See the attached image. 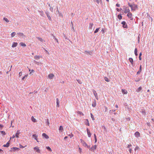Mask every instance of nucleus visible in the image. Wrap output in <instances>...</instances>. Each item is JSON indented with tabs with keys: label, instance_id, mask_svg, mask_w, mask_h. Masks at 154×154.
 <instances>
[{
	"label": "nucleus",
	"instance_id": "f257e3e1",
	"mask_svg": "<svg viewBox=\"0 0 154 154\" xmlns=\"http://www.w3.org/2000/svg\"><path fill=\"white\" fill-rule=\"evenodd\" d=\"M81 143H82L83 146L85 147H87L88 148H89V146L82 139H80Z\"/></svg>",
	"mask_w": 154,
	"mask_h": 154
},
{
	"label": "nucleus",
	"instance_id": "f03ea898",
	"mask_svg": "<svg viewBox=\"0 0 154 154\" xmlns=\"http://www.w3.org/2000/svg\"><path fill=\"white\" fill-rule=\"evenodd\" d=\"M45 12V13L46 14L47 17H48V19L50 20H51V17L50 15V13L48 11H46Z\"/></svg>",
	"mask_w": 154,
	"mask_h": 154
},
{
	"label": "nucleus",
	"instance_id": "7ed1b4c3",
	"mask_svg": "<svg viewBox=\"0 0 154 154\" xmlns=\"http://www.w3.org/2000/svg\"><path fill=\"white\" fill-rule=\"evenodd\" d=\"M33 149L34 150H35L36 152L38 153H40L41 151L40 149H39V148L38 146H35L34 148Z\"/></svg>",
	"mask_w": 154,
	"mask_h": 154
},
{
	"label": "nucleus",
	"instance_id": "20e7f679",
	"mask_svg": "<svg viewBox=\"0 0 154 154\" xmlns=\"http://www.w3.org/2000/svg\"><path fill=\"white\" fill-rule=\"evenodd\" d=\"M122 26L124 28H127L128 26L127 24L125 21H122Z\"/></svg>",
	"mask_w": 154,
	"mask_h": 154
},
{
	"label": "nucleus",
	"instance_id": "39448f33",
	"mask_svg": "<svg viewBox=\"0 0 154 154\" xmlns=\"http://www.w3.org/2000/svg\"><path fill=\"white\" fill-rule=\"evenodd\" d=\"M93 93H94V96H95L96 99L97 100H98V97L97 94V93H96V91H95L94 90H93Z\"/></svg>",
	"mask_w": 154,
	"mask_h": 154
},
{
	"label": "nucleus",
	"instance_id": "423d86ee",
	"mask_svg": "<svg viewBox=\"0 0 154 154\" xmlns=\"http://www.w3.org/2000/svg\"><path fill=\"white\" fill-rule=\"evenodd\" d=\"M127 16L128 17L131 19V20H133V18H132V14L131 12H129L127 14Z\"/></svg>",
	"mask_w": 154,
	"mask_h": 154
},
{
	"label": "nucleus",
	"instance_id": "0eeeda50",
	"mask_svg": "<svg viewBox=\"0 0 154 154\" xmlns=\"http://www.w3.org/2000/svg\"><path fill=\"white\" fill-rule=\"evenodd\" d=\"M38 12L40 14L41 16H42L44 17H45V15L44 12L43 11H38Z\"/></svg>",
	"mask_w": 154,
	"mask_h": 154
},
{
	"label": "nucleus",
	"instance_id": "6e6552de",
	"mask_svg": "<svg viewBox=\"0 0 154 154\" xmlns=\"http://www.w3.org/2000/svg\"><path fill=\"white\" fill-rule=\"evenodd\" d=\"M87 132L88 136L90 137H91V134L90 133L89 130L88 129V128H87Z\"/></svg>",
	"mask_w": 154,
	"mask_h": 154
},
{
	"label": "nucleus",
	"instance_id": "1a4fd4ad",
	"mask_svg": "<svg viewBox=\"0 0 154 154\" xmlns=\"http://www.w3.org/2000/svg\"><path fill=\"white\" fill-rule=\"evenodd\" d=\"M137 8V5H133L132 7L131 8L132 10L134 11Z\"/></svg>",
	"mask_w": 154,
	"mask_h": 154
},
{
	"label": "nucleus",
	"instance_id": "9d476101",
	"mask_svg": "<svg viewBox=\"0 0 154 154\" xmlns=\"http://www.w3.org/2000/svg\"><path fill=\"white\" fill-rule=\"evenodd\" d=\"M130 10L129 9V8H126L125 9V11H124V13L125 14H126L127 13H128L129 12H130Z\"/></svg>",
	"mask_w": 154,
	"mask_h": 154
},
{
	"label": "nucleus",
	"instance_id": "9b49d317",
	"mask_svg": "<svg viewBox=\"0 0 154 154\" xmlns=\"http://www.w3.org/2000/svg\"><path fill=\"white\" fill-rule=\"evenodd\" d=\"M135 137H138L140 136V133L138 131H136L134 134Z\"/></svg>",
	"mask_w": 154,
	"mask_h": 154
},
{
	"label": "nucleus",
	"instance_id": "f8f14e48",
	"mask_svg": "<svg viewBox=\"0 0 154 154\" xmlns=\"http://www.w3.org/2000/svg\"><path fill=\"white\" fill-rule=\"evenodd\" d=\"M96 145H95L94 146H92V147L90 149L91 151H94V150L96 149Z\"/></svg>",
	"mask_w": 154,
	"mask_h": 154
},
{
	"label": "nucleus",
	"instance_id": "ddd939ff",
	"mask_svg": "<svg viewBox=\"0 0 154 154\" xmlns=\"http://www.w3.org/2000/svg\"><path fill=\"white\" fill-rule=\"evenodd\" d=\"M20 131L19 130H18L17 131V132L15 134L16 137L17 138H18L19 137V135L20 134Z\"/></svg>",
	"mask_w": 154,
	"mask_h": 154
},
{
	"label": "nucleus",
	"instance_id": "4468645a",
	"mask_svg": "<svg viewBox=\"0 0 154 154\" xmlns=\"http://www.w3.org/2000/svg\"><path fill=\"white\" fill-rule=\"evenodd\" d=\"M11 151H15L17 150H19L20 149L19 148L16 147H13L12 148H11Z\"/></svg>",
	"mask_w": 154,
	"mask_h": 154
},
{
	"label": "nucleus",
	"instance_id": "2eb2a0df",
	"mask_svg": "<svg viewBox=\"0 0 154 154\" xmlns=\"http://www.w3.org/2000/svg\"><path fill=\"white\" fill-rule=\"evenodd\" d=\"M54 75L53 74H50L48 75V77L50 79H52L53 77H54Z\"/></svg>",
	"mask_w": 154,
	"mask_h": 154
},
{
	"label": "nucleus",
	"instance_id": "dca6fc26",
	"mask_svg": "<svg viewBox=\"0 0 154 154\" xmlns=\"http://www.w3.org/2000/svg\"><path fill=\"white\" fill-rule=\"evenodd\" d=\"M42 136L46 139H47L49 138L48 136L45 133H43L42 134Z\"/></svg>",
	"mask_w": 154,
	"mask_h": 154
},
{
	"label": "nucleus",
	"instance_id": "f3484780",
	"mask_svg": "<svg viewBox=\"0 0 154 154\" xmlns=\"http://www.w3.org/2000/svg\"><path fill=\"white\" fill-rule=\"evenodd\" d=\"M17 34L19 35V36L20 37H23V36H25V35L23 33L19 32L17 33Z\"/></svg>",
	"mask_w": 154,
	"mask_h": 154
},
{
	"label": "nucleus",
	"instance_id": "a211bd4d",
	"mask_svg": "<svg viewBox=\"0 0 154 154\" xmlns=\"http://www.w3.org/2000/svg\"><path fill=\"white\" fill-rule=\"evenodd\" d=\"M92 105L93 107H95L96 106V101L95 100L93 102Z\"/></svg>",
	"mask_w": 154,
	"mask_h": 154
},
{
	"label": "nucleus",
	"instance_id": "6ab92c4d",
	"mask_svg": "<svg viewBox=\"0 0 154 154\" xmlns=\"http://www.w3.org/2000/svg\"><path fill=\"white\" fill-rule=\"evenodd\" d=\"M141 67H142L141 65H140V66L139 69V71L137 72V75H138V74H140V72H141V71H142Z\"/></svg>",
	"mask_w": 154,
	"mask_h": 154
},
{
	"label": "nucleus",
	"instance_id": "aec40b11",
	"mask_svg": "<svg viewBox=\"0 0 154 154\" xmlns=\"http://www.w3.org/2000/svg\"><path fill=\"white\" fill-rule=\"evenodd\" d=\"M86 122H85V124L86 125H88V126H89L90 125H89V122L88 120V119H86Z\"/></svg>",
	"mask_w": 154,
	"mask_h": 154
},
{
	"label": "nucleus",
	"instance_id": "412c9836",
	"mask_svg": "<svg viewBox=\"0 0 154 154\" xmlns=\"http://www.w3.org/2000/svg\"><path fill=\"white\" fill-rule=\"evenodd\" d=\"M56 103H57V107H59V101L58 98H57L56 99Z\"/></svg>",
	"mask_w": 154,
	"mask_h": 154
},
{
	"label": "nucleus",
	"instance_id": "4be33fe9",
	"mask_svg": "<svg viewBox=\"0 0 154 154\" xmlns=\"http://www.w3.org/2000/svg\"><path fill=\"white\" fill-rule=\"evenodd\" d=\"M122 93L124 94H127L128 93L127 91L125 89H122Z\"/></svg>",
	"mask_w": 154,
	"mask_h": 154
},
{
	"label": "nucleus",
	"instance_id": "5701e85b",
	"mask_svg": "<svg viewBox=\"0 0 154 154\" xmlns=\"http://www.w3.org/2000/svg\"><path fill=\"white\" fill-rule=\"evenodd\" d=\"M93 25V23H89V28L90 29H91L92 28V26Z\"/></svg>",
	"mask_w": 154,
	"mask_h": 154
},
{
	"label": "nucleus",
	"instance_id": "b1692460",
	"mask_svg": "<svg viewBox=\"0 0 154 154\" xmlns=\"http://www.w3.org/2000/svg\"><path fill=\"white\" fill-rule=\"evenodd\" d=\"M10 141H9L6 144H4L3 145V146L4 147H8L9 146L10 143H9Z\"/></svg>",
	"mask_w": 154,
	"mask_h": 154
},
{
	"label": "nucleus",
	"instance_id": "393cba45",
	"mask_svg": "<svg viewBox=\"0 0 154 154\" xmlns=\"http://www.w3.org/2000/svg\"><path fill=\"white\" fill-rule=\"evenodd\" d=\"M141 112L143 115H144V116H145L146 111L144 109H142L141 110Z\"/></svg>",
	"mask_w": 154,
	"mask_h": 154
},
{
	"label": "nucleus",
	"instance_id": "a878e982",
	"mask_svg": "<svg viewBox=\"0 0 154 154\" xmlns=\"http://www.w3.org/2000/svg\"><path fill=\"white\" fill-rule=\"evenodd\" d=\"M17 43L16 42H14L13 44H12V47L13 48H14L17 46Z\"/></svg>",
	"mask_w": 154,
	"mask_h": 154
},
{
	"label": "nucleus",
	"instance_id": "bb28decb",
	"mask_svg": "<svg viewBox=\"0 0 154 154\" xmlns=\"http://www.w3.org/2000/svg\"><path fill=\"white\" fill-rule=\"evenodd\" d=\"M129 61L131 63V64L133 65V60L132 58H129Z\"/></svg>",
	"mask_w": 154,
	"mask_h": 154
},
{
	"label": "nucleus",
	"instance_id": "cd10ccee",
	"mask_svg": "<svg viewBox=\"0 0 154 154\" xmlns=\"http://www.w3.org/2000/svg\"><path fill=\"white\" fill-rule=\"evenodd\" d=\"M59 130L60 131V132H62L63 130V128L62 126H60L59 127Z\"/></svg>",
	"mask_w": 154,
	"mask_h": 154
},
{
	"label": "nucleus",
	"instance_id": "c85d7f7f",
	"mask_svg": "<svg viewBox=\"0 0 154 154\" xmlns=\"http://www.w3.org/2000/svg\"><path fill=\"white\" fill-rule=\"evenodd\" d=\"M31 120L32 122H36V120L35 119L33 116L31 117Z\"/></svg>",
	"mask_w": 154,
	"mask_h": 154
},
{
	"label": "nucleus",
	"instance_id": "c756f323",
	"mask_svg": "<svg viewBox=\"0 0 154 154\" xmlns=\"http://www.w3.org/2000/svg\"><path fill=\"white\" fill-rule=\"evenodd\" d=\"M142 90V88L141 87H139L137 89L136 91L137 92H139L140 91H141Z\"/></svg>",
	"mask_w": 154,
	"mask_h": 154
},
{
	"label": "nucleus",
	"instance_id": "7c9ffc66",
	"mask_svg": "<svg viewBox=\"0 0 154 154\" xmlns=\"http://www.w3.org/2000/svg\"><path fill=\"white\" fill-rule=\"evenodd\" d=\"M51 35L53 36V38L56 41V42L58 43V40L54 36L53 34H51Z\"/></svg>",
	"mask_w": 154,
	"mask_h": 154
},
{
	"label": "nucleus",
	"instance_id": "2f4dec72",
	"mask_svg": "<svg viewBox=\"0 0 154 154\" xmlns=\"http://www.w3.org/2000/svg\"><path fill=\"white\" fill-rule=\"evenodd\" d=\"M40 57L39 56L35 55L34 56V59L35 60H37L39 59Z\"/></svg>",
	"mask_w": 154,
	"mask_h": 154
},
{
	"label": "nucleus",
	"instance_id": "473e14b6",
	"mask_svg": "<svg viewBox=\"0 0 154 154\" xmlns=\"http://www.w3.org/2000/svg\"><path fill=\"white\" fill-rule=\"evenodd\" d=\"M118 17L119 20H121L122 19V17L121 14H119L118 16Z\"/></svg>",
	"mask_w": 154,
	"mask_h": 154
},
{
	"label": "nucleus",
	"instance_id": "72a5a7b5",
	"mask_svg": "<svg viewBox=\"0 0 154 154\" xmlns=\"http://www.w3.org/2000/svg\"><path fill=\"white\" fill-rule=\"evenodd\" d=\"M90 115H91V117L92 120L93 121L95 119L94 118V117L93 115L92 114V113H91Z\"/></svg>",
	"mask_w": 154,
	"mask_h": 154
},
{
	"label": "nucleus",
	"instance_id": "f704fd0d",
	"mask_svg": "<svg viewBox=\"0 0 154 154\" xmlns=\"http://www.w3.org/2000/svg\"><path fill=\"white\" fill-rule=\"evenodd\" d=\"M77 113L78 114H79L80 115H82V116H83L84 115L83 113L81 111H78L77 112Z\"/></svg>",
	"mask_w": 154,
	"mask_h": 154
},
{
	"label": "nucleus",
	"instance_id": "c9c22d12",
	"mask_svg": "<svg viewBox=\"0 0 154 154\" xmlns=\"http://www.w3.org/2000/svg\"><path fill=\"white\" fill-rule=\"evenodd\" d=\"M137 52V49L136 48H135V50H134V54H135V55L136 56H137L138 55Z\"/></svg>",
	"mask_w": 154,
	"mask_h": 154
},
{
	"label": "nucleus",
	"instance_id": "e433bc0d",
	"mask_svg": "<svg viewBox=\"0 0 154 154\" xmlns=\"http://www.w3.org/2000/svg\"><path fill=\"white\" fill-rule=\"evenodd\" d=\"M32 137H33L34 138V139L36 140L37 139V137H38V135L35 134H34L32 135Z\"/></svg>",
	"mask_w": 154,
	"mask_h": 154
},
{
	"label": "nucleus",
	"instance_id": "4c0bfd02",
	"mask_svg": "<svg viewBox=\"0 0 154 154\" xmlns=\"http://www.w3.org/2000/svg\"><path fill=\"white\" fill-rule=\"evenodd\" d=\"M3 20L5 21L7 23H8L9 22V21L8 20V19L6 17H4L3 18Z\"/></svg>",
	"mask_w": 154,
	"mask_h": 154
},
{
	"label": "nucleus",
	"instance_id": "58836bf2",
	"mask_svg": "<svg viewBox=\"0 0 154 154\" xmlns=\"http://www.w3.org/2000/svg\"><path fill=\"white\" fill-rule=\"evenodd\" d=\"M20 45L21 46H23V47H26V44L24 43L23 42H20Z\"/></svg>",
	"mask_w": 154,
	"mask_h": 154
},
{
	"label": "nucleus",
	"instance_id": "ea45409f",
	"mask_svg": "<svg viewBox=\"0 0 154 154\" xmlns=\"http://www.w3.org/2000/svg\"><path fill=\"white\" fill-rule=\"evenodd\" d=\"M37 38L40 41L42 42H43V40L42 38H41L39 37H37Z\"/></svg>",
	"mask_w": 154,
	"mask_h": 154
},
{
	"label": "nucleus",
	"instance_id": "a19ab883",
	"mask_svg": "<svg viewBox=\"0 0 154 154\" xmlns=\"http://www.w3.org/2000/svg\"><path fill=\"white\" fill-rule=\"evenodd\" d=\"M104 79L105 81L107 82H109L110 81L109 79L107 77H105L104 78Z\"/></svg>",
	"mask_w": 154,
	"mask_h": 154
},
{
	"label": "nucleus",
	"instance_id": "79ce46f5",
	"mask_svg": "<svg viewBox=\"0 0 154 154\" xmlns=\"http://www.w3.org/2000/svg\"><path fill=\"white\" fill-rule=\"evenodd\" d=\"M46 124L49 126L50 124L49 119H47L46 120Z\"/></svg>",
	"mask_w": 154,
	"mask_h": 154
},
{
	"label": "nucleus",
	"instance_id": "37998d69",
	"mask_svg": "<svg viewBox=\"0 0 154 154\" xmlns=\"http://www.w3.org/2000/svg\"><path fill=\"white\" fill-rule=\"evenodd\" d=\"M46 148L49 151H52V150L51 149V148H50V147L49 146H47V147H46Z\"/></svg>",
	"mask_w": 154,
	"mask_h": 154
},
{
	"label": "nucleus",
	"instance_id": "c03bdc74",
	"mask_svg": "<svg viewBox=\"0 0 154 154\" xmlns=\"http://www.w3.org/2000/svg\"><path fill=\"white\" fill-rule=\"evenodd\" d=\"M94 2H96L97 3V4H99L100 2L101 1V0H100V1L99 0H94Z\"/></svg>",
	"mask_w": 154,
	"mask_h": 154
},
{
	"label": "nucleus",
	"instance_id": "a18cd8bd",
	"mask_svg": "<svg viewBox=\"0 0 154 154\" xmlns=\"http://www.w3.org/2000/svg\"><path fill=\"white\" fill-rule=\"evenodd\" d=\"M15 34H16V33L15 32H13L11 34V37H14L15 36Z\"/></svg>",
	"mask_w": 154,
	"mask_h": 154
},
{
	"label": "nucleus",
	"instance_id": "49530a36",
	"mask_svg": "<svg viewBox=\"0 0 154 154\" xmlns=\"http://www.w3.org/2000/svg\"><path fill=\"white\" fill-rule=\"evenodd\" d=\"M99 29H100V28H97L94 31V33H96L97 32H98L99 30Z\"/></svg>",
	"mask_w": 154,
	"mask_h": 154
},
{
	"label": "nucleus",
	"instance_id": "de8ad7c7",
	"mask_svg": "<svg viewBox=\"0 0 154 154\" xmlns=\"http://www.w3.org/2000/svg\"><path fill=\"white\" fill-rule=\"evenodd\" d=\"M77 82H78V83L79 84H82V82H81V81L80 80H79V79H77Z\"/></svg>",
	"mask_w": 154,
	"mask_h": 154
},
{
	"label": "nucleus",
	"instance_id": "09e8293b",
	"mask_svg": "<svg viewBox=\"0 0 154 154\" xmlns=\"http://www.w3.org/2000/svg\"><path fill=\"white\" fill-rule=\"evenodd\" d=\"M50 10L51 12H53V8L51 6H50Z\"/></svg>",
	"mask_w": 154,
	"mask_h": 154
},
{
	"label": "nucleus",
	"instance_id": "8fccbe9b",
	"mask_svg": "<svg viewBox=\"0 0 154 154\" xmlns=\"http://www.w3.org/2000/svg\"><path fill=\"white\" fill-rule=\"evenodd\" d=\"M28 76V75H25L24 76H23L22 79V80H23L25 78H26Z\"/></svg>",
	"mask_w": 154,
	"mask_h": 154
},
{
	"label": "nucleus",
	"instance_id": "3c124183",
	"mask_svg": "<svg viewBox=\"0 0 154 154\" xmlns=\"http://www.w3.org/2000/svg\"><path fill=\"white\" fill-rule=\"evenodd\" d=\"M104 111L105 112H106L108 110V109L107 108L106 106H104Z\"/></svg>",
	"mask_w": 154,
	"mask_h": 154
},
{
	"label": "nucleus",
	"instance_id": "603ef678",
	"mask_svg": "<svg viewBox=\"0 0 154 154\" xmlns=\"http://www.w3.org/2000/svg\"><path fill=\"white\" fill-rule=\"evenodd\" d=\"M116 10H117V11H118L119 12V11H120L122 10V9L121 8H120V9H119L118 8H116Z\"/></svg>",
	"mask_w": 154,
	"mask_h": 154
},
{
	"label": "nucleus",
	"instance_id": "864d4df0",
	"mask_svg": "<svg viewBox=\"0 0 154 154\" xmlns=\"http://www.w3.org/2000/svg\"><path fill=\"white\" fill-rule=\"evenodd\" d=\"M68 136L70 137V138H71L72 137H73V135L72 134L68 135Z\"/></svg>",
	"mask_w": 154,
	"mask_h": 154
},
{
	"label": "nucleus",
	"instance_id": "5fc2aeb1",
	"mask_svg": "<svg viewBox=\"0 0 154 154\" xmlns=\"http://www.w3.org/2000/svg\"><path fill=\"white\" fill-rule=\"evenodd\" d=\"M85 52H86V53H88L90 55H91V54H92V53L90 51H85Z\"/></svg>",
	"mask_w": 154,
	"mask_h": 154
},
{
	"label": "nucleus",
	"instance_id": "6e6d98bb",
	"mask_svg": "<svg viewBox=\"0 0 154 154\" xmlns=\"http://www.w3.org/2000/svg\"><path fill=\"white\" fill-rule=\"evenodd\" d=\"M1 133L3 134V135H5V132L4 131H1Z\"/></svg>",
	"mask_w": 154,
	"mask_h": 154
},
{
	"label": "nucleus",
	"instance_id": "4d7b16f0",
	"mask_svg": "<svg viewBox=\"0 0 154 154\" xmlns=\"http://www.w3.org/2000/svg\"><path fill=\"white\" fill-rule=\"evenodd\" d=\"M16 137L15 135H14L12 136L11 137H10V139H11V138H14Z\"/></svg>",
	"mask_w": 154,
	"mask_h": 154
},
{
	"label": "nucleus",
	"instance_id": "13d9d810",
	"mask_svg": "<svg viewBox=\"0 0 154 154\" xmlns=\"http://www.w3.org/2000/svg\"><path fill=\"white\" fill-rule=\"evenodd\" d=\"M44 49L45 51L46 52V53L47 54H49V53L48 52V51L46 50H45V48H44Z\"/></svg>",
	"mask_w": 154,
	"mask_h": 154
},
{
	"label": "nucleus",
	"instance_id": "bf43d9fd",
	"mask_svg": "<svg viewBox=\"0 0 154 154\" xmlns=\"http://www.w3.org/2000/svg\"><path fill=\"white\" fill-rule=\"evenodd\" d=\"M128 5L131 8L132 7L133 5H131L130 4V3H128Z\"/></svg>",
	"mask_w": 154,
	"mask_h": 154
},
{
	"label": "nucleus",
	"instance_id": "052dcab7",
	"mask_svg": "<svg viewBox=\"0 0 154 154\" xmlns=\"http://www.w3.org/2000/svg\"><path fill=\"white\" fill-rule=\"evenodd\" d=\"M131 146V145L128 144L127 146V147L128 148L130 149V146Z\"/></svg>",
	"mask_w": 154,
	"mask_h": 154
},
{
	"label": "nucleus",
	"instance_id": "680f3d73",
	"mask_svg": "<svg viewBox=\"0 0 154 154\" xmlns=\"http://www.w3.org/2000/svg\"><path fill=\"white\" fill-rule=\"evenodd\" d=\"M116 6L118 7H119L120 6V5L118 3L116 5Z\"/></svg>",
	"mask_w": 154,
	"mask_h": 154
},
{
	"label": "nucleus",
	"instance_id": "e2e57ef3",
	"mask_svg": "<svg viewBox=\"0 0 154 154\" xmlns=\"http://www.w3.org/2000/svg\"><path fill=\"white\" fill-rule=\"evenodd\" d=\"M79 152L80 153L82 152V149L81 148H79Z\"/></svg>",
	"mask_w": 154,
	"mask_h": 154
},
{
	"label": "nucleus",
	"instance_id": "0e129e2a",
	"mask_svg": "<svg viewBox=\"0 0 154 154\" xmlns=\"http://www.w3.org/2000/svg\"><path fill=\"white\" fill-rule=\"evenodd\" d=\"M131 151H132V149L131 148L129 149V152L130 153H131Z\"/></svg>",
	"mask_w": 154,
	"mask_h": 154
},
{
	"label": "nucleus",
	"instance_id": "69168bd1",
	"mask_svg": "<svg viewBox=\"0 0 154 154\" xmlns=\"http://www.w3.org/2000/svg\"><path fill=\"white\" fill-rule=\"evenodd\" d=\"M22 72H19V74L20 76L22 75Z\"/></svg>",
	"mask_w": 154,
	"mask_h": 154
},
{
	"label": "nucleus",
	"instance_id": "338daca9",
	"mask_svg": "<svg viewBox=\"0 0 154 154\" xmlns=\"http://www.w3.org/2000/svg\"><path fill=\"white\" fill-rule=\"evenodd\" d=\"M101 32H103V33L104 32V30L103 29L101 30Z\"/></svg>",
	"mask_w": 154,
	"mask_h": 154
},
{
	"label": "nucleus",
	"instance_id": "774afa93",
	"mask_svg": "<svg viewBox=\"0 0 154 154\" xmlns=\"http://www.w3.org/2000/svg\"><path fill=\"white\" fill-rule=\"evenodd\" d=\"M94 139H96V138H97V137H96V135L95 134H94Z\"/></svg>",
	"mask_w": 154,
	"mask_h": 154
}]
</instances>
